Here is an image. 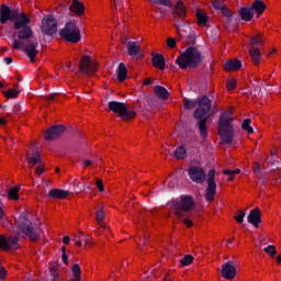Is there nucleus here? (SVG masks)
<instances>
[{
    "instance_id": "nucleus-32",
    "label": "nucleus",
    "mask_w": 281,
    "mask_h": 281,
    "mask_svg": "<svg viewBox=\"0 0 281 281\" xmlns=\"http://www.w3.org/2000/svg\"><path fill=\"white\" fill-rule=\"evenodd\" d=\"M173 14H176V16H186V5H183V2L178 1L173 9Z\"/></svg>"
},
{
    "instance_id": "nucleus-35",
    "label": "nucleus",
    "mask_w": 281,
    "mask_h": 281,
    "mask_svg": "<svg viewBox=\"0 0 281 281\" xmlns=\"http://www.w3.org/2000/svg\"><path fill=\"white\" fill-rule=\"evenodd\" d=\"M114 5L116 9V12H121V14H122L124 12V10H126V8H128V1H126L124 4V0H114Z\"/></svg>"
},
{
    "instance_id": "nucleus-36",
    "label": "nucleus",
    "mask_w": 281,
    "mask_h": 281,
    "mask_svg": "<svg viewBox=\"0 0 281 281\" xmlns=\"http://www.w3.org/2000/svg\"><path fill=\"white\" fill-rule=\"evenodd\" d=\"M176 158L177 159H186L188 157L186 146H179L176 151H175Z\"/></svg>"
},
{
    "instance_id": "nucleus-60",
    "label": "nucleus",
    "mask_w": 281,
    "mask_h": 281,
    "mask_svg": "<svg viewBox=\"0 0 281 281\" xmlns=\"http://www.w3.org/2000/svg\"><path fill=\"white\" fill-rule=\"evenodd\" d=\"M83 164H85V167L91 166V160H85Z\"/></svg>"
},
{
    "instance_id": "nucleus-17",
    "label": "nucleus",
    "mask_w": 281,
    "mask_h": 281,
    "mask_svg": "<svg viewBox=\"0 0 281 281\" xmlns=\"http://www.w3.org/2000/svg\"><path fill=\"white\" fill-rule=\"evenodd\" d=\"M19 243V237L0 236V249L7 251V249H16V244Z\"/></svg>"
},
{
    "instance_id": "nucleus-55",
    "label": "nucleus",
    "mask_w": 281,
    "mask_h": 281,
    "mask_svg": "<svg viewBox=\"0 0 281 281\" xmlns=\"http://www.w3.org/2000/svg\"><path fill=\"white\" fill-rule=\"evenodd\" d=\"M150 82H153V81L150 80V78H147V79H145V80L143 81V85H144L145 87H148V85H150Z\"/></svg>"
},
{
    "instance_id": "nucleus-57",
    "label": "nucleus",
    "mask_w": 281,
    "mask_h": 281,
    "mask_svg": "<svg viewBox=\"0 0 281 281\" xmlns=\"http://www.w3.org/2000/svg\"><path fill=\"white\" fill-rule=\"evenodd\" d=\"M7 121L3 117H0V126H5Z\"/></svg>"
},
{
    "instance_id": "nucleus-4",
    "label": "nucleus",
    "mask_w": 281,
    "mask_h": 281,
    "mask_svg": "<svg viewBox=\"0 0 281 281\" xmlns=\"http://www.w3.org/2000/svg\"><path fill=\"white\" fill-rule=\"evenodd\" d=\"M201 60H203L201 53L194 47H189L177 58V65H179L180 69H187V67L199 65Z\"/></svg>"
},
{
    "instance_id": "nucleus-20",
    "label": "nucleus",
    "mask_w": 281,
    "mask_h": 281,
    "mask_svg": "<svg viewBox=\"0 0 281 281\" xmlns=\"http://www.w3.org/2000/svg\"><path fill=\"white\" fill-rule=\"evenodd\" d=\"M29 168H34L36 164H41V154L36 150H30L26 154Z\"/></svg>"
},
{
    "instance_id": "nucleus-54",
    "label": "nucleus",
    "mask_w": 281,
    "mask_h": 281,
    "mask_svg": "<svg viewBox=\"0 0 281 281\" xmlns=\"http://www.w3.org/2000/svg\"><path fill=\"white\" fill-rule=\"evenodd\" d=\"M70 240H71V237H69V236H64L63 237L64 245H69Z\"/></svg>"
},
{
    "instance_id": "nucleus-41",
    "label": "nucleus",
    "mask_w": 281,
    "mask_h": 281,
    "mask_svg": "<svg viewBox=\"0 0 281 281\" xmlns=\"http://www.w3.org/2000/svg\"><path fill=\"white\" fill-rule=\"evenodd\" d=\"M263 251L266 254H268V256H271V257H273L278 254V250L276 249V246H273V245L267 246L266 248H263Z\"/></svg>"
},
{
    "instance_id": "nucleus-18",
    "label": "nucleus",
    "mask_w": 281,
    "mask_h": 281,
    "mask_svg": "<svg viewBox=\"0 0 281 281\" xmlns=\"http://www.w3.org/2000/svg\"><path fill=\"white\" fill-rule=\"evenodd\" d=\"M38 43L36 42H29L26 46L24 47V52L26 56L30 58L31 63H34V58L38 55Z\"/></svg>"
},
{
    "instance_id": "nucleus-62",
    "label": "nucleus",
    "mask_w": 281,
    "mask_h": 281,
    "mask_svg": "<svg viewBox=\"0 0 281 281\" xmlns=\"http://www.w3.org/2000/svg\"><path fill=\"white\" fill-rule=\"evenodd\" d=\"M56 98V94H49L48 100H54Z\"/></svg>"
},
{
    "instance_id": "nucleus-6",
    "label": "nucleus",
    "mask_w": 281,
    "mask_h": 281,
    "mask_svg": "<svg viewBox=\"0 0 281 281\" xmlns=\"http://www.w3.org/2000/svg\"><path fill=\"white\" fill-rule=\"evenodd\" d=\"M176 216H183V212H188L194 207V200L190 195H181L171 202Z\"/></svg>"
},
{
    "instance_id": "nucleus-48",
    "label": "nucleus",
    "mask_w": 281,
    "mask_h": 281,
    "mask_svg": "<svg viewBox=\"0 0 281 281\" xmlns=\"http://www.w3.org/2000/svg\"><path fill=\"white\" fill-rule=\"evenodd\" d=\"M43 172H45V166L44 165H38L35 168V175H43Z\"/></svg>"
},
{
    "instance_id": "nucleus-23",
    "label": "nucleus",
    "mask_w": 281,
    "mask_h": 281,
    "mask_svg": "<svg viewBox=\"0 0 281 281\" xmlns=\"http://www.w3.org/2000/svg\"><path fill=\"white\" fill-rule=\"evenodd\" d=\"M155 95L159 98V100H168V97L170 95V92H168V89H166L162 86H156L154 88Z\"/></svg>"
},
{
    "instance_id": "nucleus-53",
    "label": "nucleus",
    "mask_w": 281,
    "mask_h": 281,
    "mask_svg": "<svg viewBox=\"0 0 281 281\" xmlns=\"http://www.w3.org/2000/svg\"><path fill=\"white\" fill-rule=\"evenodd\" d=\"M183 224H184L187 227H192V225H194V223H192L190 218H184Z\"/></svg>"
},
{
    "instance_id": "nucleus-25",
    "label": "nucleus",
    "mask_w": 281,
    "mask_h": 281,
    "mask_svg": "<svg viewBox=\"0 0 281 281\" xmlns=\"http://www.w3.org/2000/svg\"><path fill=\"white\" fill-rule=\"evenodd\" d=\"M249 56L254 63V65H258L262 59V54L259 48L252 47L249 49Z\"/></svg>"
},
{
    "instance_id": "nucleus-61",
    "label": "nucleus",
    "mask_w": 281,
    "mask_h": 281,
    "mask_svg": "<svg viewBox=\"0 0 281 281\" xmlns=\"http://www.w3.org/2000/svg\"><path fill=\"white\" fill-rule=\"evenodd\" d=\"M63 254H67V248L66 247H61V255Z\"/></svg>"
},
{
    "instance_id": "nucleus-3",
    "label": "nucleus",
    "mask_w": 281,
    "mask_h": 281,
    "mask_svg": "<svg viewBox=\"0 0 281 281\" xmlns=\"http://www.w3.org/2000/svg\"><path fill=\"white\" fill-rule=\"evenodd\" d=\"M210 109H212V102L210 101V98L203 97L201 100H199V109L194 112V117L196 120H201L199 122V130L202 137L207 135V127H205L207 120L203 117L210 113Z\"/></svg>"
},
{
    "instance_id": "nucleus-37",
    "label": "nucleus",
    "mask_w": 281,
    "mask_h": 281,
    "mask_svg": "<svg viewBox=\"0 0 281 281\" xmlns=\"http://www.w3.org/2000/svg\"><path fill=\"white\" fill-rule=\"evenodd\" d=\"M19 93H21V90H19V88H13L4 91L5 98H9V99L19 98Z\"/></svg>"
},
{
    "instance_id": "nucleus-2",
    "label": "nucleus",
    "mask_w": 281,
    "mask_h": 281,
    "mask_svg": "<svg viewBox=\"0 0 281 281\" xmlns=\"http://www.w3.org/2000/svg\"><path fill=\"white\" fill-rule=\"evenodd\" d=\"M234 119H232V110L222 113L218 122V135L225 144L232 143L234 139Z\"/></svg>"
},
{
    "instance_id": "nucleus-1",
    "label": "nucleus",
    "mask_w": 281,
    "mask_h": 281,
    "mask_svg": "<svg viewBox=\"0 0 281 281\" xmlns=\"http://www.w3.org/2000/svg\"><path fill=\"white\" fill-rule=\"evenodd\" d=\"M8 21H13V27L18 31V38L12 43L13 49H23V41L27 38H32V27H30V23H32V19L25 15V13H20L18 10H12L10 7L2 4L0 7V23L5 25Z\"/></svg>"
},
{
    "instance_id": "nucleus-13",
    "label": "nucleus",
    "mask_w": 281,
    "mask_h": 281,
    "mask_svg": "<svg viewBox=\"0 0 281 281\" xmlns=\"http://www.w3.org/2000/svg\"><path fill=\"white\" fill-rule=\"evenodd\" d=\"M71 240H74L77 247H82V240L85 243V247H93V237L85 235V233L82 232H79L77 235H74Z\"/></svg>"
},
{
    "instance_id": "nucleus-34",
    "label": "nucleus",
    "mask_w": 281,
    "mask_h": 281,
    "mask_svg": "<svg viewBox=\"0 0 281 281\" xmlns=\"http://www.w3.org/2000/svg\"><path fill=\"white\" fill-rule=\"evenodd\" d=\"M127 49L130 56L137 57L139 54V44L130 43Z\"/></svg>"
},
{
    "instance_id": "nucleus-58",
    "label": "nucleus",
    "mask_w": 281,
    "mask_h": 281,
    "mask_svg": "<svg viewBox=\"0 0 281 281\" xmlns=\"http://www.w3.org/2000/svg\"><path fill=\"white\" fill-rule=\"evenodd\" d=\"M5 216V213L3 212V207L0 206V220Z\"/></svg>"
},
{
    "instance_id": "nucleus-16",
    "label": "nucleus",
    "mask_w": 281,
    "mask_h": 281,
    "mask_svg": "<svg viewBox=\"0 0 281 281\" xmlns=\"http://www.w3.org/2000/svg\"><path fill=\"white\" fill-rule=\"evenodd\" d=\"M222 277L225 280H234L236 278V265L232 261L224 263L222 266Z\"/></svg>"
},
{
    "instance_id": "nucleus-47",
    "label": "nucleus",
    "mask_w": 281,
    "mask_h": 281,
    "mask_svg": "<svg viewBox=\"0 0 281 281\" xmlns=\"http://www.w3.org/2000/svg\"><path fill=\"white\" fill-rule=\"evenodd\" d=\"M95 186H97L99 192H104V183H102V181L98 178L95 180Z\"/></svg>"
},
{
    "instance_id": "nucleus-46",
    "label": "nucleus",
    "mask_w": 281,
    "mask_h": 281,
    "mask_svg": "<svg viewBox=\"0 0 281 281\" xmlns=\"http://www.w3.org/2000/svg\"><path fill=\"white\" fill-rule=\"evenodd\" d=\"M154 3H158V1H160L162 3V5H166V8H169V10H171L172 8V2L170 0H150Z\"/></svg>"
},
{
    "instance_id": "nucleus-24",
    "label": "nucleus",
    "mask_w": 281,
    "mask_h": 281,
    "mask_svg": "<svg viewBox=\"0 0 281 281\" xmlns=\"http://www.w3.org/2000/svg\"><path fill=\"white\" fill-rule=\"evenodd\" d=\"M213 8H215V10H220V12L224 14V16H232V11H229V9H226L225 3L218 0L213 1Z\"/></svg>"
},
{
    "instance_id": "nucleus-28",
    "label": "nucleus",
    "mask_w": 281,
    "mask_h": 281,
    "mask_svg": "<svg viewBox=\"0 0 281 281\" xmlns=\"http://www.w3.org/2000/svg\"><path fill=\"white\" fill-rule=\"evenodd\" d=\"M21 190V186H15L9 189L8 199L9 201H19V192Z\"/></svg>"
},
{
    "instance_id": "nucleus-26",
    "label": "nucleus",
    "mask_w": 281,
    "mask_h": 281,
    "mask_svg": "<svg viewBox=\"0 0 281 281\" xmlns=\"http://www.w3.org/2000/svg\"><path fill=\"white\" fill-rule=\"evenodd\" d=\"M48 194L52 199H67L69 196V192L59 189H52Z\"/></svg>"
},
{
    "instance_id": "nucleus-64",
    "label": "nucleus",
    "mask_w": 281,
    "mask_h": 281,
    "mask_svg": "<svg viewBox=\"0 0 281 281\" xmlns=\"http://www.w3.org/2000/svg\"><path fill=\"white\" fill-rule=\"evenodd\" d=\"M3 87V82L0 81V89Z\"/></svg>"
},
{
    "instance_id": "nucleus-33",
    "label": "nucleus",
    "mask_w": 281,
    "mask_h": 281,
    "mask_svg": "<svg viewBox=\"0 0 281 281\" xmlns=\"http://www.w3.org/2000/svg\"><path fill=\"white\" fill-rule=\"evenodd\" d=\"M196 19L199 25H205L207 23V14L201 9L196 10Z\"/></svg>"
},
{
    "instance_id": "nucleus-21",
    "label": "nucleus",
    "mask_w": 281,
    "mask_h": 281,
    "mask_svg": "<svg viewBox=\"0 0 281 281\" xmlns=\"http://www.w3.org/2000/svg\"><path fill=\"white\" fill-rule=\"evenodd\" d=\"M243 67V63L238 59H228L224 64L225 71H238Z\"/></svg>"
},
{
    "instance_id": "nucleus-7",
    "label": "nucleus",
    "mask_w": 281,
    "mask_h": 281,
    "mask_svg": "<svg viewBox=\"0 0 281 281\" xmlns=\"http://www.w3.org/2000/svg\"><path fill=\"white\" fill-rule=\"evenodd\" d=\"M59 36L68 43H80V29L76 22H68L65 27L59 31Z\"/></svg>"
},
{
    "instance_id": "nucleus-45",
    "label": "nucleus",
    "mask_w": 281,
    "mask_h": 281,
    "mask_svg": "<svg viewBox=\"0 0 281 281\" xmlns=\"http://www.w3.org/2000/svg\"><path fill=\"white\" fill-rule=\"evenodd\" d=\"M167 47H169V49H175V47H177V40L172 37L167 38Z\"/></svg>"
},
{
    "instance_id": "nucleus-12",
    "label": "nucleus",
    "mask_w": 281,
    "mask_h": 281,
    "mask_svg": "<svg viewBox=\"0 0 281 281\" xmlns=\"http://www.w3.org/2000/svg\"><path fill=\"white\" fill-rule=\"evenodd\" d=\"M188 172L191 181H194V183H203L205 181L206 175L203 167L190 166Z\"/></svg>"
},
{
    "instance_id": "nucleus-56",
    "label": "nucleus",
    "mask_w": 281,
    "mask_h": 281,
    "mask_svg": "<svg viewBox=\"0 0 281 281\" xmlns=\"http://www.w3.org/2000/svg\"><path fill=\"white\" fill-rule=\"evenodd\" d=\"M4 61L7 63V65H12V57L4 58Z\"/></svg>"
},
{
    "instance_id": "nucleus-8",
    "label": "nucleus",
    "mask_w": 281,
    "mask_h": 281,
    "mask_svg": "<svg viewBox=\"0 0 281 281\" xmlns=\"http://www.w3.org/2000/svg\"><path fill=\"white\" fill-rule=\"evenodd\" d=\"M109 109L113 113H117L122 120H133V117H135V113L128 111V109H126V104L122 102L111 101L109 103Z\"/></svg>"
},
{
    "instance_id": "nucleus-22",
    "label": "nucleus",
    "mask_w": 281,
    "mask_h": 281,
    "mask_svg": "<svg viewBox=\"0 0 281 281\" xmlns=\"http://www.w3.org/2000/svg\"><path fill=\"white\" fill-rule=\"evenodd\" d=\"M153 65L156 69L164 70L166 67V58L162 55L156 54L151 58Z\"/></svg>"
},
{
    "instance_id": "nucleus-14",
    "label": "nucleus",
    "mask_w": 281,
    "mask_h": 281,
    "mask_svg": "<svg viewBox=\"0 0 281 281\" xmlns=\"http://www.w3.org/2000/svg\"><path fill=\"white\" fill-rule=\"evenodd\" d=\"M63 133H65V126L55 125L45 132L44 137L47 142H52V139H58Z\"/></svg>"
},
{
    "instance_id": "nucleus-29",
    "label": "nucleus",
    "mask_w": 281,
    "mask_h": 281,
    "mask_svg": "<svg viewBox=\"0 0 281 281\" xmlns=\"http://www.w3.org/2000/svg\"><path fill=\"white\" fill-rule=\"evenodd\" d=\"M97 221L99 223V229H106V225L102 224V222L104 221L106 213H104V207H101L99 211H97Z\"/></svg>"
},
{
    "instance_id": "nucleus-10",
    "label": "nucleus",
    "mask_w": 281,
    "mask_h": 281,
    "mask_svg": "<svg viewBox=\"0 0 281 281\" xmlns=\"http://www.w3.org/2000/svg\"><path fill=\"white\" fill-rule=\"evenodd\" d=\"M216 177V170L211 169L207 172V188L205 190V199L206 201H214V196L216 195V181H214V178Z\"/></svg>"
},
{
    "instance_id": "nucleus-5",
    "label": "nucleus",
    "mask_w": 281,
    "mask_h": 281,
    "mask_svg": "<svg viewBox=\"0 0 281 281\" xmlns=\"http://www.w3.org/2000/svg\"><path fill=\"white\" fill-rule=\"evenodd\" d=\"M18 229L27 236L30 240H38V236H41V228L32 226V222L29 221L26 215H21L18 220Z\"/></svg>"
},
{
    "instance_id": "nucleus-38",
    "label": "nucleus",
    "mask_w": 281,
    "mask_h": 281,
    "mask_svg": "<svg viewBox=\"0 0 281 281\" xmlns=\"http://www.w3.org/2000/svg\"><path fill=\"white\" fill-rule=\"evenodd\" d=\"M192 262H194V257L192 255H186L180 260V265H182V267H190V265H192Z\"/></svg>"
},
{
    "instance_id": "nucleus-59",
    "label": "nucleus",
    "mask_w": 281,
    "mask_h": 281,
    "mask_svg": "<svg viewBox=\"0 0 281 281\" xmlns=\"http://www.w3.org/2000/svg\"><path fill=\"white\" fill-rule=\"evenodd\" d=\"M277 265H279V267H281V255L277 256Z\"/></svg>"
},
{
    "instance_id": "nucleus-9",
    "label": "nucleus",
    "mask_w": 281,
    "mask_h": 281,
    "mask_svg": "<svg viewBox=\"0 0 281 281\" xmlns=\"http://www.w3.org/2000/svg\"><path fill=\"white\" fill-rule=\"evenodd\" d=\"M42 32L47 36H54L58 32V23L52 15H46L42 20Z\"/></svg>"
},
{
    "instance_id": "nucleus-15",
    "label": "nucleus",
    "mask_w": 281,
    "mask_h": 281,
    "mask_svg": "<svg viewBox=\"0 0 281 281\" xmlns=\"http://www.w3.org/2000/svg\"><path fill=\"white\" fill-rule=\"evenodd\" d=\"M87 11V7H85V2L80 0H72L69 5V12L74 14V16H85V12Z\"/></svg>"
},
{
    "instance_id": "nucleus-42",
    "label": "nucleus",
    "mask_w": 281,
    "mask_h": 281,
    "mask_svg": "<svg viewBox=\"0 0 281 281\" xmlns=\"http://www.w3.org/2000/svg\"><path fill=\"white\" fill-rule=\"evenodd\" d=\"M226 89L227 91H234V89H236V79H228L226 83Z\"/></svg>"
},
{
    "instance_id": "nucleus-39",
    "label": "nucleus",
    "mask_w": 281,
    "mask_h": 281,
    "mask_svg": "<svg viewBox=\"0 0 281 281\" xmlns=\"http://www.w3.org/2000/svg\"><path fill=\"white\" fill-rule=\"evenodd\" d=\"M241 128L247 131L249 134L254 133V127H251V120L246 119L241 124Z\"/></svg>"
},
{
    "instance_id": "nucleus-30",
    "label": "nucleus",
    "mask_w": 281,
    "mask_h": 281,
    "mask_svg": "<svg viewBox=\"0 0 281 281\" xmlns=\"http://www.w3.org/2000/svg\"><path fill=\"white\" fill-rule=\"evenodd\" d=\"M239 14L243 21H249L250 19H254V11L249 8L240 9Z\"/></svg>"
},
{
    "instance_id": "nucleus-63",
    "label": "nucleus",
    "mask_w": 281,
    "mask_h": 281,
    "mask_svg": "<svg viewBox=\"0 0 281 281\" xmlns=\"http://www.w3.org/2000/svg\"><path fill=\"white\" fill-rule=\"evenodd\" d=\"M233 243H234L233 239H228V240H227V244H228V245H232Z\"/></svg>"
},
{
    "instance_id": "nucleus-49",
    "label": "nucleus",
    "mask_w": 281,
    "mask_h": 281,
    "mask_svg": "<svg viewBox=\"0 0 281 281\" xmlns=\"http://www.w3.org/2000/svg\"><path fill=\"white\" fill-rule=\"evenodd\" d=\"M244 220H245V212H239L238 215L235 217V221H237V223H243Z\"/></svg>"
},
{
    "instance_id": "nucleus-11",
    "label": "nucleus",
    "mask_w": 281,
    "mask_h": 281,
    "mask_svg": "<svg viewBox=\"0 0 281 281\" xmlns=\"http://www.w3.org/2000/svg\"><path fill=\"white\" fill-rule=\"evenodd\" d=\"M80 70L87 76H93L98 71V61L86 55L80 60Z\"/></svg>"
},
{
    "instance_id": "nucleus-31",
    "label": "nucleus",
    "mask_w": 281,
    "mask_h": 281,
    "mask_svg": "<svg viewBox=\"0 0 281 281\" xmlns=\"http://www.w3.org/2000/svg\"><path fill=\"white\" fill-rule=\"evenodd\" d=\"M127 74H128V70H126V66L121 63L119 65V71H117V78L120 82H124V80H126Z\"/></svg>"
},
{
    "instance_id": "nucleus-19",
    "label": "nucleus",
    "mask_w": 281,
    "mask_h": 281,
    "mask_svg": "<svg viewBox=\"0 0 281 281\" xmlns=\"http://www.w3.org/2000/svg\"><path fill=\"white\" fill-rule=\"evenodd\" d=\"M248 223H250V225H254V227H259L260 223H262L260 218V209H254L252 211H250L248 215Z\"/></svg>"
},
{
    "instance_id": "nucleus-50",
    "label": "nucleus",
    "mask_w": 281,
    "mask_h": 281,
    "mask_svg": "<svg viewBox=\"0 0 281 281\" xmlns=\"http://www.w3.org/2000/svg\"><path fill=\"white\" fill-rule=\"evenodd\" d=\"M8 277V271H5V268H0V280H5Z\"/></svg>"
},
{
    "instance_id": "nucleus-51",
    "label": "nucleus",
    "mask_w": 281,
    "mask_h": 281,
    "mask_svg": "<svg viewBox=\"0 0 281 281\" xmlns=\"http://www.w3.org/2000/svg\"><path fill=\"white\" fill-rule=\"evenodd\" d=\"M50 276L53 278V281H58V272L54 269H50Z\"/></svg>"
},
{
    "instance_id": "nucleus-44",
    "label": "nucleus",
    "mask_w": 281,
    "mask_h": 281,
    "mask_svg": "<svg viewBox=\"0 0 281 281\" xmlns=\"http://www.w3.org/2000/svg\"><path fill=\"white\" fill-rule=\"evenodd\" d=\"M251 45H262V35L258 34L250 41Z\"/></svg>"
},
{
    "instance_id": "nucleus-52",
    "label": "nucleus",
    "mask_w": 281,
    "mask_h": 281,
    "mask_svg": "<svg viewBox=\"0 0 281 281\" xmlns=\"http://www.w3.org/2000/svg\"><path fill=\"white\" fill-rule=\"evenodd\" d=\"M61 260L64 265H69V257L67 256V254L61 255Z\"/></svg>"
},
{
    "instance_id": "nucleus-27",
    "label": "nucleus",
    "mask_w": 281,
    "mask_h": 281,
    "mask_svg": "<svg viewBox=\"0 0 281 281\" xmlns=\"http://www.w3.org/2000/svg\"><path fill=\"white\" fill-rule=\"evenodd\" d=\"M250 9L252 10V12H256L257 14H262V12L267 10V5H265V2L262 1L256 0L255 2H252V5Z\"/></svg>"
},
{
    "instance_id": "nucleus-40",
    "label": "nucleus",
    "mask_w": 281,
    "mask_h": 281,
    "mask_svg": "<svg viewBox=\"0 0 281 281\" xmlns=\"http://www.w3.org/2000/svg\"><path fill=\"white\" fill-rule=\"evenodd\" d=\"M239 173H240V169H236V170L226 169V170H224V175L229 176L227 178V181H234V175H239Z\"/></svg>"
},
{
    "instance_id": "nucleus-43",
    "label": "nucleus",
    "mask_w": 281,
    "mask_h": 281,
    "mask_svg": "<svg viewBox=\"0 0 281 281\" xmlns=\"http://www.w3.org/2000/svg\"><path fill=\"white\" fill-rule=\"evenodd\" d=\"M183 105H184V109L190 110V109H194V106H196V102L186 99L183 102Z\"/></svg>"
}]
</instances>
